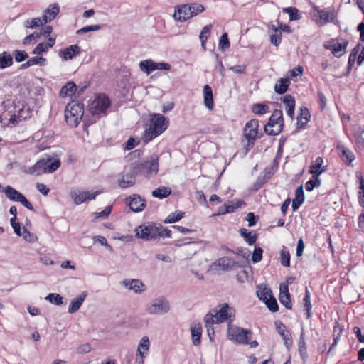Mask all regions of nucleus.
I'll use <instances>...</instances> for the list:
<instances>
[{
    "label": "nucleus",
    "instance_id": "f257e3e1",
    "mask_svg": "<svg viewBox=\"0 0 364 364\" xmlns=\"http://www.w3.org/2000/svg\"><path fill=\"white\" fill-rule=\"evenodd\" d=\"M136 236L146 241H155L159 237H171V231L161 224L149 223L147 225H141L136 230Z\"/></svg>",
    "mask_w": 364,
    "mask_h": 364
},
{
    "label": "nucleus",
    "instance_id": "f03ea898",
    "mask_svg": "<svg viewBox=\"0 0 364 364\" xmlns=\"http://www.w3.org/2000/svg\"><path fill=\"white\" fill-rule=\"evenodd\" d=\"M168 119L161 114H151L149 127L142 137L144 142L149 143L161 135L168 127Z\"/></svg>",
    "mask_w": 364,
    "mask_h": 364
},
{
    "label": "nucleus",
    "instance_id": "7ed1b4c3",
    "mask_svg": "<svg viewBox=\"0 0 364 364\" xmlns=\"http://www.w3.org/2000/svg\"><path fill=\"white\" fill-rule=\"evenodd\" d=\"M84 114V106L82 103H70L66 106L65 110V118L68 124L76 127L81 121Z\"/></svg>",
    "mask_w": 364,
    "mask_h": 364
},
{
    "label": "nucleus",
    "instance_id": "20e7f679",
    "mask_svg": "<svg viewBox=\"0 0 364 364\" xmlns=\"http://www.w3.org/2000/svg\"><path fill=\"white\" fill-rule=\"evenodd\" d=\"M283 114L281 109H275L264 126V132L269 136L280 134L284 128Z\"/></svg>",
    "mask_w": 364,
    "mask_h": 364
},
{
    "label": "nucleus",
    "instance_id": "39448f33",
    "mask_svg": "<svg viewBox=\"0 0 364 364\" xmlns=\"http://www.w3.org/2000/svg\"><path fill=\"white\" fill-rule=\"evenodd\" d=\"M228 333L230 339L243 345L248 344L249 337H251L252 335V332L250 330L231 326L230 323L228 324Z\"/></svg>",
    "mask_w": 364,
    "mask_h": 364
},
{
    "label": "nucleus",
    "instance_id": "423d86ee",
    "mask_svg": "<svg viewBox=\"0 0 364 364\" xmlns=\"http://www.w3.org/2000/svg\"><path fill=\"white\" fill-rule=\"evenodd\" d=\"M150 314H163L168 312L170 305L168 301L164 296L152 300L146 309Z\"/></svg>",
    "mask_w": 364,
    "mask_h": 364
},
{
    "label": "nucleus",
    "instance_id": "0eeeda50",
    "mask_svg": "<svg viewBox=\"0 0 364 364\" xmlns=\"http://www.w3.org/2000/svg\"><path fill=\"white\" fill-rule=\"evenodd\" d=\"M110 106V100L105 94L98 95L92 102L90 111L93 115L105 114Z\"/></svg>",
    "mask_w": 364,
    "mask_h": 364
},
{
    "label": "nucleus",
    "instance_id": "6e6552de",
    "mask_svg": "<svg viewBox=\"0 0 364 364\" xmlns=\"http://www.w3.org/2000/svg\"><path fill=\"white\" fill-rule=\"evenodd\" d=\"M218 307V310H213L215 314L216 323H223L228 319L232 322L233 319L231 317L235 316V309L227 303L220 304Z\"/></svg>",
    "mask_w": 364,
    "mask_h": 364
},
{
    "label": "nucleus",
    "instance_id": "1a4fd4ad",
    "mask_svg": "<svg viewBox=\"0 0 364 364\" xmlns=\"http://www.w3.org/2000/svg\"><path fill=\"white\" fill-rule=\"evenodd\" d=\"M99 192L82 191L80 189L73 190L70 192L71 197L73 198L76 205H80L82 203H87L95 199Z\"/></svg>",
    "mask_w": 364,
    "mask_h": 364
},
{
    "label": "nucleus",
    "instance_id": "9d476101",
    "mask_svg": "<svg viewBox=\"0 0 364 364\" xmlns=\"http://www.w3.org/2000/svg\"><path fill=\"white\" fill-rule=\"evenodd\" d=\"M348 45V41L339 43L336 39H331L328 43L324 44V48L330 50L335 57L340 58L346 53Z\"/></svg>",
    "mask_w": 364,
    "mask_h": 364
},
{
    "label": "nucleus",
    "instance_id": "9b49d317",
    "mask_svg": "<svg viewBox=\"0 0 364 364\" xmlns=\"http://www.w3.org/2000/svg\"><path fill=\"white\" fill-rule=\"evenodd\" d=\"M6 198L15 203H20L21 205H31L26 198L19 191L11 186H6L3 191Z\"/></svg>",
    "mask_w": 364,
    "mask_h": 364
},
{
    "label": "nucleus",
    "instance_id": "f8f14e48",
    "mask_svg": "<svg viewBox=\"0 0 364 364\" xmlns=\"http://www.w3.org/2000/svg\"><path fill=\"white\" fill-rule=\"evenodd\" d=\"M159 157L156 154H153L150 160L141 161L144 167V176L156 175L159 171Z\"/></svg>",
    "mask_w": 364,
    "mask_h": 364
},
{
    "label": "nucleus",
    "instance_id": "ddd939ff",
    "mask_svg": "<svg viewBox=\"0 0 364 364\" xmlns=\"http://www.w3.org/2000/svg\"><path fill=\"white\" fill-rule=\"evenodd\" d=\"M279 301L283 306H285L286 309H292L291 294L289 291V287L284 283H281L279 286Z\"/></svg>",
    "mask_w": 364,
    "mask_h": 364
},
{
    "label": "nucleus",
    "instance_id": "4468645a",
    "mask_svg": "<svg viewBox=\"0 0 364 364\" xmlns=\"http://www.w3.org/2000/svg\"><path fill=\"white\" fill-rule=\"evenodd\" d=\"M80 54V48L77 45H71L58 52V55L63 60L67 61Z\"/></svg>",
    "mask_w": 364,
    "mask_h": 364
},
{
    "label": "nucleus",
    "instance_id": "2eb2a0df",
    "mask_svg": "<svg viewBox=\"0 0 364 364\" xmlns=\"http://www.w3.org/2000/svg\"><path fill=\"white\" fill-rule=\"evenodd\" d=\"M190 7L188 4L178 5L175 8L173 17L176 21L184 22L191 18Z\"/></svg>",
    "mask_w": 364,
    "mask_h": 364
},
{
    "label": "nucleus",
    "instance_id": "dca6fc26",
    "mask_svg": "<svg viewBox=\"0 0 364 364\" xmlns=\"http://www.w3.org/2000/svg\"><path fill=\"white\" fill-rule=\"evenodd\" d=\"M313 11H316L318 15V19H316L317 24L324 25L328 22H332L334 19V15L333 13H329L323 9H319L317 6L312 4L311 6Z\"/></svg>",
    "mask_w": 364,
    "mask_h": 364
},
{
    "label": "nucleus",
    "instance_id": "f3484780",
    "mask_svg": "<svg viewBox=\"0 0 364 364\" xmlns=\"http://www.w3.org/2000/svg\"><path fill=\"white\" fill-rule=\"evenodd\" d=\"M123 285L130 290H133L135 293H142L146 289V286L138 279H126L122 282Z\"/></svg>",
    "mask_w": 364,
    "mask_h": 364
},
{
    "label": "nucleus",
    "instance_id": "a211bd4d",
    "mask_svg": "<svg viewBox=\"0 0 364 364\" xmlns=\"http://www.w3.org/2000/svg\"><path fill=\"white\" fill-rule=\"evenodd\" d=\"M43 159L45 161L46 173H53L60 166L61 162L59 159H53L50 156H48Z\"/></svg>",
    "mask_w": 364,
    "mask_h": 364
},
{
    "label": "nucleus",
    "instance_id": "6ab92c4d",
    "mask_svg": "<svg viewBox=\"0 0 364 364\" xmlns=\"http://www.w3.org/2000/svg\"><path fill=\"white\" fill-rule=\"evenodd\" d=\"M311 114L306 107H302L299 109V114L297 117V129H303L310 120Z\"/></svg>",
    "mask_w": 364,
    "mask_h": 364
},
{
    "label": "nucleus",
    "instance_id": "aec40b11",
    "mask_svg": "<svg viewBox=\"0 0 364 364\" xmlns=\"http://www.w3.org/2000/svg\"><path fill=\"white\" fill-rule=\"evenodd\" d=\"M136 182V176L129 169L128 172L124 173L121 179L119 180L120 187L126 188L132 186Z\"/></svg>",
    "mask_w": 364,
    "mask_h": 364
},
{
    "label": "nucleus",
    "instance_id": "412c9836",
    "mask_svg": "<svg viewBox=\"0 0 364 364\" xmlns=\"http://www.w3.org/2000/svg\"><path fill=\"white\" fill-rule=\"evenodd\" d=\"M24 172L28 174L36 176L46 173L44 159H41L38 160L33 166L25 169Z\"/></svg>",
    "mask_w": 364,
    "mask_h": 364
},
{
    "label": "nucleus",
    "instance_id": "4be33fe9",
    "mask_svg": "<svg viewBox=\"0 0 364 364\" xmlns=\"http://www.w3.org/2000/svg\"><path fill=\"white\" fill-rule=\"evenodd\" d=\"M87 292H82L80 296H78L77 298L73 299L71 302L70 303L69 307H68V313L69 314H74L77 312L79 309L81 307L82 303L84 302L86 296H87Z\"/></svg>",
    "mask_w": 364,
    "mask_h": 364
},
{
    "label": "nucleus",
    "instance_id": "5701e85b",
    "mask_svg": "<svg viewBox=\"0 0 364 364\" xmlns=\"http://www.w3.org/2000/svg\"><path fill=\"white\" fill-rule=\"evenodd\" d=\"M298 351H299V354L301 358L303 360H305L308 357V354H307V351H306V341H305V333H304V330L303 327L301 329V333H300V336H299V343H298Z\"/></svg>",
    "mask_w": 364,
    "mask_h": 364
},
{
    "label": "nucleus",
    "instance_id": "b1692460",
    "mask_svg": "<svg viewBox=\"0 0 364 364\" xmlns=\"http://www.w3.org/2000/svg\"><path fill=\"white\" fill-rule=\"evenodd\" d=\"M282 102L284 104L286 105L287 108V114L289 117H290L291 119L294 118V109H295V99L294 97L291 95H286Z\"/></svg>",
    "mask_w": 364,
    "mask_h": 364
},
{
    "label": "nucleus",
    "instance_id": "393cba45",
    "mask_svg": "<svg viewBox=\"0 0 364 364\" xmlns=\"http://www.w3.org/2000/svg\"><path fill=\"white\" fill-rule=\"evenodd\" d=\"M203 97H204V104L205 105L210 109H213V90L210 86L208 85H205L203 87Z\"/></svg>",
    "mask_w": 364,
    "mask_h": 364
},
{
    "label": "nucleus",
    "instance_id": "a878e982",
    "mask_svg": "<svg viewBox=\"0 0 364 364\" xmlns=\"http://www.w3.org/2000/svg\"><path fill=\"white\" fill-rule=\"evenodd\" d=\"M77 87L76 84L72 81L68 82L62 87L60 91V95L63 97L67 96H73L77 92Z\"/></svg>",
    "mask_w": 364,
    "mask_h": 364
},
{
    "label": "nucleus",
    "instance_id": "bb28decb",
    "mask_svg": "<svg viewBox=\"0 0 364 364\" xmlns=\"http://www.w3.org/2000/svg\"><path fill=\"white\" fill-rule=\"evenodd\" d=\"M323 163V159L321 157H317L310 166L309 173L312 174L313 176L318 178V176L324 171V169L321 168Z\"/></svg>",
    "mask_w": 364,
    "mask_h": 364
},
{
    "label": "nucleus",
    "instance_id": "cd10ccee",
    "mask_svg": "<svg viewBox=\"0 0 364 364\" xmlns=\"http://www.w3.org/2000/svg\"><path fill=\"white\" fill-rule=\"evenodd\" d=\"M193 344L196 346L200 344L202 326L200 323L195 324L191 328Z\"/></svg>",
    "mask_w": 364,
    "mask_h": 364
},
{
    "label": "nucleus",
    "instance_id": "c85d7f7f",
    "mask_svg": "<svg viewBox=\"0 0 364 364\" xmlns=\"http://www.w3.org/2000/svg\"><path fill=\"white\" fill-rule=\"evenodd\" d=\"M48 23V16H43L41 18H33L31 20H26L24 25L28 28H36Z\"/></svg>",
    "mask_w": 364,
    "mask_h": 364
},
{
    "label": "nucleus",
    "instance_id": "c756f323",
    "mask_svg": "<svg viewBox=\"0 0 364 364\" xmlns=\"http://www.w3.org/2000/svg\"><path fill=\"white\" fill-rule=\"evenodd\" d=\"M269 29L273 32V33L270 34L271 43L274 46H278L282 42V33L279 28L273 24L269 25Z\"/></svg>",
    "mask_w": 364,
    "mask_h": 364
},
{
    "label": "nucleus",
    "instance_id": "7c9ffc66",
    "mask_svg": "<svg viewBox=\"0 0 364 364\" xmlns=\"http://www.w3.org/2000/svg\"><path fill=\"white\" fill-rule=\"evenodd\" d=\"M290 85V80L288 78H279L274 85V91L279 95L284 94Z\"/></svg>",
    "mask_w": 364,
    "mask_h": 364
},
{
    "label": "nucleus",
    "instance_id": "2f4dec72",
    "mask_svg": "<svg viewBox=\"0 0 364 364\" xmlns=\"http://www.w3.org/2000/svg\"><path fill=\"white\" fill-rule=\"evenodd\" d=\"M257 288V296L259 298V299L262 301L263 302L268 299L269 297H270V295H272V292L270 288L267 287L266 285L261 284L258 285Z\"/></svg>",
    "mask_w": 364,
    "mask_h": 364
},
{
    "label": "nucleus",
    "instance_id": "473e14b6",
    "mask_svg": "<svg viewBox=\"0 0 364 364\" xmlns=\"http://www.w3.org/2000/svg\"><path fill=\"white\" fill-rule=\"evenodd\" d=\"M274 326L277 333L280 335L283 340H289L291 333L287 331L286 326L279 320L274 321Z\"/></svg>",
    "mask_w": 364,
    "mask_h": 364
},
{
    "label": "nucleus",
    "instance_id": "72a5a7b5",
    "mask_svg": "<svg viewBox=\"0 0 364 364\" xmlns=\"http://www.w3.org/2000/svg\"><path fill=\"white\" fill-rule=\"evenodd\" d=\"M139 68L146 75H150L156 70L155 62L151 59L142 60L139 63Z\"/></svg>",
    "mask_w": 364,
    "mask_h": 364
},
{
    "label": "nucleus",
    "instance_id": "f704fd0d",
    "mask_svg": "<svg viewBox=\"0 0 364 364\" xmlns=\"http://www.w3.org/2000/svg\"><path fill=\"white\" fill-rule=\"evenodd\" d=\"M340 156L343 161L348 166L350 165L355 159V156L353 152L344 146L341 147V154Z\"/></svg>",
    "mask_w": 364,
    "mask_h": 364
},
{
    "label": "nucleus",
    "instance_id": "c9c22d12",
    "mask_svg": "<svg viewBox=\"0 0 364 364\" xmlns=\"http://www.w3.org/2000/svg\"><path fill=\"white\" fill-rule=\"evenodd\" d=\"M240 235L245 239V240L249 245H252L256 242L257 239V234L252 235L251 231H249L248 230L245 228L240 229Z\"/></svg>",
    "mask_w": 364,
    "mask_h": 364
},
{
    "label": "nucleus",
    "instance_id": "e433bc0d",
    "mask_svg": "<svg viewBox=\"0 0 364 364\" xmlns=\"http://www.w3.org/2000/svg\"><path fill=\"white\" fill-rule=\"evenodd\" d=\"M13 64V57L6 51L0 54V69H5Z\"/></svg>",
    "mask_w": 364,
    "mask_h": 364
},
{
    "label": "nucleus",
    "instance_id": "4c0bfd02",
    "mask_svg": "<svg viewBox=\"0 0 364 364\" xmlns=\"http://www.w3.org/2000/svg\"><path fill=\"white\" fill-rule=\"evenodd\" d=\"M60 11V8L58 4H53L47 8L43 16H48V22L53 20Z\"/></svg>",
    "mask_w": 364,
    "mask_h": 364
},
{
    "label": "nucleus",
    "instance_id": "58836bf2",
    "mask_svg": "<svg viewBox=\"0 0 364 364\" xmlns=\"http://www.w3.org/2000/svg\"><path fill=\"white\" fill-rule=\"evenodd\" d=\"M218 267H219L221 269L225 271H228L231 269V265L232 264V260L229 257H223L219 258L216 262L215 263Z\"/></svg>",
    "mask_w": 364,
    "mask_h": 364
},
{
    "label": "nucleus",
    "instance_id": "ea45409f",
    "mask_svg": "<svg viewBox=\"0 0 364 364\" xmlns=\"http://www.w3.org/2000/svg\"><path fill=\"white\" fill-rule=\"evenodd\" d=\"M149 349V340L147 336H144L138 346L137 348V355L142 354H147Z\"/></svg>",
    "mask_w": 364,
    "mask_h": 364
},
{
    "label": "nucleus",
    "instance_id": "a19ab883",
    "mask_svg": "<svg viewBox=\"0 0 364 364\" xmlns=\"http://www.w3.org/2000/svg\"><path fill=\"white\" fill-rule=\"evenodd\" d=\"M184 216L185 212L181 210L176 211L169 214L164 220V223L166 224L176 223L182 219Z\"/></svg>",
    "mask_w": 364,
    "mask_h": 364
},
{
    "label": "nucleus",
    "instance_id": "79ce46f5",
    "mask_svg": "<svg viewBox=\"0 0 364 364\" xmlns=\"http://www.w3.org/2000/svg\"><path fill=\"white\" fill-rule=\"evenodd\" d=\"M258 130L255 129H244V136L248 141V146H253L255 144V141L257 137Z\"/></svg>",
    "mask_w": 364,
    "mask_h": 364
},
{
    "label": "nucleus",
    "instance_id": "37998d69",
    "mask_svg": "<svg viewBox=\"0 0 364 364\" xmlns=\"http://www.w3.org/2000/svg\"><path fill=\"white\" fill-rule=\"evenodd\" d=\"M282 12L288 14L289 16V21H296L301 18V16L299 14V10L296 7H286L282 9Z\"/></svg>",
    "mask_w": 364,
    "mask_h": 364
},
{
    "label": "nucleus",
    "instance_id": "c03bdc74",
    "mask_svg": "<svg viewBox=\"0 0 364 364\" xmlns=\"http://www.w3.org/2000/svg\"><path fill=\"white\" fill-rule=\"evenodd\" d=\"M304 201V193L303 186L296 188L295 191V197L292 200L291 205H301Z\"/></svg>",
    "mask_w": 364,
    "mask_h": 364
},
{
    "label": "nucleus",
    "instance_id": "a18cd8bd",
    "mask_svg": "<svg viewBox=\"0 0 364 364\" xmlns=\"http://www.w3.org/2000/svg\"><path fill=\"white\" fill-rule=\"evenodd\" d=\"M125 205H145V200L137 194L127 197L124 200Z\"/></svg>",
    "mask_w": 364,
    "mask_h": 364
},
{
    "label": "nucleus",
    "instance_id": "49530a36",
    "mask_svg": "<svg viewBox=\"0 0 364 364\" xmlns=\"http://www.w3.org/2000/svg\"><path fill=\"white\" fill-rule=\"evenodd\" d=\"M171 193V190L168 187H161L153 191L152 196L155 198H164Z\"/></svg>",
    "mask_w": 364,
    "mask_h": 364
},
{
    "label": "nucleus",
    "instance_id": "de8ad7c7",
    "mask_svg": "<svg viewBox=\"0 0 364 364\" xmlns=\"http://www.w3.org/2000/svg\"><path fill=\"white\" fill-rule=\"evenodd\" d=\"M269 111V106L263 103H255L252 106V112L258 115H262Z\"/></svg>",
    "mask_w": 364,
    "mask_h": 364
},
{
    "label": "nucleus",
    "instance_id": "09e8293b",
    "mask_svg": "<svg viewBox=\"0 0 364 364\" xmlns=\"http://www.w3.org/2000/svg\"><path fill=\"white\" fill-rule=\"evenodd\" d=\"M129 168L136 177L139 175L144 176V167L143 166L141 161H138L132 163Z\"/></svg>",
    "mask_w": 364,
    "mask_h": 364
},
{
    "label": "nucleus",
    "instance_id": "8fccbe9b",
    "mask_svg": "<svg viewBox=\"0 0 364 364\" xmlns=\"http://www.w3.org/2000/svg\"><path fill=\"white\" fill-rule=\"evenodd\" d=\"M46 299L50 303L60 306L63 304V297L59 294L56 293H50L46 297Z\"/></svg>",
    "mask_w": 364,
    "mask_h": 364
},
{
    "label": "nucleus",
    "instance_id": "3c124183",
    "mask_svg": "<svg viewBox=\"0 0 364 364\" xmlns=\"http://www.w3.org/2000/svg\"><path fill=\"white\" fill-rule=\"evenodd\" d=\"M280 255L281 264L285 267H290L291 255L289 252L287 250L285 247H283V249L281 250Z\"/></svg>",
    "mask_w": 364,
    "mask_h": 364
},
{
    "label": "nucleus",
    "instance_id": "603ef678",
    "mask_svg": "<svg viewBox=\"0 0 364 364\" xmlns=\"http://www.w3.org/2000/svg\"><path fill=\"white\" fill-rule=\"evenodd\" d=\"M190 7V16L191 18L205 11V7L198 3L188 4Z\"/></svg>",
    "mask_w": 364,
    "mask_h": 364
},
{
    "label": "nucleus",
    "instance_id": "864d4df0",
    "mask_svg": "<svg viewBox=\"0 0 364 364\" xmlns=\"http://www.w3.org/2000/svg\"><path fill=\"white\" fill-rule=\"evenodd\" d=\"M113 206H106L105 209L99 213H93L94 221L107 218L111 213Z\"/></svg>",
    "mask_w": 364,
    "mask_h": 364
},
{
    "label": "nucleus",
    "instance_id": "5fc2aeb1",
    "mask_svg": "<svg viewBox=\"0 0 364 364\" xmlns=\"http://www.w3.org/2000/svg\"><path fill=\"white\" fill-rule=\"evenodd\" d=\"M241 206H224L220 207L218 212L213 213L210 217L218 216L221 215H224L226 213H232L235 211V210Z\"/></svg>",
    "mask_w": 364,
    "mask_h": 364
},
{
    "label": "nucleus",
    "instance_id": "6e6d98bb",
    "mask_svg": "<svg viewBox=\"0 0 364 364\" xmlns=\"http://www.w3.org/2000/svg\"><path fill=\"white\" fill-rule=\"evenodd\" d=\"M269 310L272 312H277L279 310V306L276 299L273 296V295H270L268 299L264 301V302Z\"/></svg>",
    "mask_w": 364,
    "mask_h": 364
},
{
    "label": "nucleus",
    "instance_id": "4d7b16f0",
    "mask_svg": "<svg viewBox=\"0 0 364 364\" xmlns=\"http://www.w3.org/2000/svg\"><path fill=\"white\" fill-rule=\"evenodd\" d=\"M230 47V41L228 38V35L227 33H224L220 36V38L219 40V48L225 51L227 49H228Z\"/></svg>",
    "mask_w": 364,
    "mask_h": 364
},
{
    "label": "nucleus",
    "instance_id": "13d9d810",
    "mask_svg": "<svg viewBox=\"0 0 364 364\" xmlns=\"http://www.w3.org/2000/svg\"><path fill=\"white\" fill-rule=\"evenodd\" d=\"M252 270V267H249L248 269H242L241 272H238L236 275L237 279L240 283H244L246 281H249L250 277V272Z\"/></svg>",
    "mask_w": 364,
    "mask_h": 364
},
{
    "label": "nucleus",
    "instance_id": "bf43d9fd",
    "mask_svg": "<svg viewBox=\"0 0 364 364\" xmlns=\"http://www.w3.org/2000/svg\"><path fill=\"white\" fill-rule=\"evenodd\" d=\"M321 183V180L318 177L313 176L311 179L306 183L305 188L307 191H311L314 188L318 187Z\"/></svg>",
    "mask_w": 364,
    "mask_h": 364
},
{
    "label": "nucleus",
    "instance_id": "052dcab7",
    "mask_svg": "<svg viewBox=\"0 0 364 364\" xmlns=\"http://www.w3.org/2000/svg\"><path fill=\"white\" fill-rule=\"evenodd\" d=\"M15 60L18 63L24 61L28 58V53L25 50H15L13 52Z\"/></svg>",
    "mask_w": 364,
    "mask_h": 364
},
{
    "label": "nucleus",
    "instance_id": "680f3d73",
    "mask_svg": "<svg viewBox=\"0 0 364 364\" xmlns=\"http://www.w3.org/2000/svg\"><path fill=\"white\" fill-rule=\"evenodd\" d=\"M263 250L260 247L255 246L252 256V260L254 263L259 262L262 259Z\"/></svg>",
    "mask_w": 364,
    "mask_h": 364
},
{
    "label": "nucleus",
    "instance_id": "e2e57ef3",
    "mask_svg": "<svg viewBox=\"0 0 364 364\" xmlns=\"http://www.w3.org/2000/svg\"><path fill=\"white\" fill-rule=\"evenodd\" d=\"M102 28V26L100 25H91V26H86L82 27V28L77 31V34L82 35L85 33L90 32V31H95L100 30Z\"/></svg>",
    "mask_w": 364,
    "mask_h": 364
},
{
    "label": "nucleus",
    "instance_id": "0e129e2a",
    "mask_svg": "<svg viewBox=\"0 0 364 364\" xmlns=\"http://www.w3.org/2000/svg\"><path fill=\"white\" fill-rule=\"evenodd\" d=\"M11 225L14 229V232L18 235L21 236V224L17 221L16 217H13L10 220Z\"/></svg>",
    "mask_w": 364,
    "mask_h": 364
},
{
    "label": "nucleus",
    "instance_id": "69168bd1",
    "mask_svg": "<svg viewBox=\"0 0 364 364\" xmlns=\"http://www.w3.org/2000/svg\"><path fill=\"white\" fill-rule=\"evenodd\" d=\"M359 180V203L360 205H364V178L363 176L358 177Z\"/></svg>",
    "mask_w": 364,
    "mask_h": 364
},
{
    "label": "nucleus",
    "instance_id": "338daca9",
    "mask_svg": "<svg viewBox=\"0 0 364 364\" xmlns=\"http://www.w3.org/2000/svg\"><path fill=\"white\" fill-rule=\"evenodd\" d=\"M31 66L34 65H40L41 66H43L46 64L47 60L46 58H43L42 56H36L33 57L28 59Z\"/></svg>",
    "mask_w": 364,
    "mask_h": 364
},
{
    "label": "nucleus",
    "instance_id": "774afa93",
    "mask_svg": "<svg viewBox=\"0 0 364 364\" xmlns=\"http://www.w3.org/2000/svg\"><path fill=\"white\" fill-rule=\"evenodd\" d=\"M245 220L248 222V226L252 227L258 221L259 216L255 215L254 213L250 212L247 215Z\"/></svg>",
    "mask_w": 364,
    "mask_h": 364
}]
</instances>
